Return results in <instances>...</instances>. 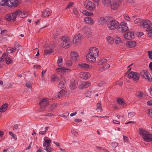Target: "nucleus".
<instances>
[{
	"label": "nucleus",
	"mask_w": 152,
	"mask_h": 152,
	"mask_svg": "<svg viewBox=\"0 0 152 152\" xmlns=\"http://www.w3.org/2000/svg\"><path fill=\"white\" fill-rule=\"evenodd\" d=\"M99 51L95 47H92L90 49L89 53L86 56L87 60L89 61L94 62L96 61V58L99 56Z\"/></svg>",
	"instance_id": "1"
},
{
	"label": "nucleus",
	"mask_w": 152,
	"mask_h": 152,
	"mask_svg": "<svg viewBox=\"0 0 152 152\" xmlns=\"http://www.w3.org/2000/svg\"><path fill=\"white\" fill-rule=\"evenodd\" d=\"M19 4L18 0H0V5L8 7H15Z\"/></svg>",
	"instance_id": "2"
},
{
	"label": "nucleus",
	"mask_w": 152,
	"mask_h": 152,
	"mask_svg": "<svg viewBox=\"0 0 152 152\" xmlns=\"http://www.w3.org/2000/svg\"><path fill=\"white\" fill-rule=\"evenodd\" d=\"M139 134L144 140L149 142L152 140V134L149 133L146 130L140 128L139 130Z\"/></svg>",
	"instance_id": "3"
},
{
	"label": "nucleus",
	"mask_w": 152,
	"mask_h": 152,
	"mask_svg": "<svg viewBox=\"0 0 152 152\" xmlns=\"http://www.w3.org/2000/svg\"><path fill=\"white\" fill-rule=\"evenodd\" d=\"M62 40V46L64 48H67L70 46L71 42L68 37L64 36L61 37Z\"/></svg>",
	"instance_id": "4"
},
{
	"label": "nucleus",
	"mask_w": 152,
	"mask_h": 152,
	"mask_svg": "<svg viewBox=\"0 0 152 152\" xmlns=\"http://www.w3.org/2000/svg\"><path fill=\"white\" fill-rule=\"evenodd\" d=\"M5 60L6 63L8 64H11L12 62V59L8 57V55L6 53H3L1 57L0 58V62H2Z\"/></svg>",
	"instance_id": "5"
},
{
	"label": "nucleus",
	"mask_w": 152,
	"mask_h": 152,
	"mask_svg": "<svg viewBox=\"0 0 152 152\" xmlns=\"http://www.w3.org/2000/svg\"><path fill=\"white\" fill-rule=\"evenodd\" d=\"M118 23L115 20L110 21L108 24V27L111 30L115 29L117 27L118 28Z\"/></svg>",
	"instance_id": "6"
},
{
	"label": "nucleus",
	"mask_w": 152,
	"mask_h": 152,
	"mask_svg": "<svg viewBox=\"0 0 152 152\" xmlns=\"http://www.w3.org/2000/svg\"><path fill=\"white\" fill-rule=\"evenodd\" d=\"M140 74L142 77L144 79L150 81L152 80L151 77L147 71H142L141 72Z\"/></svg>",
	"instance_id": "7"
},
{
	"label": "nucleus",
	"mask_w": 152,
	"mask_h": 152,
	"mask_svg": "<svg viewBox=\"0 0 152 152\" xmlns=\"http://www.w3.org/2000/svg\"><path fill=\"white\" fill-rule=\"evenodd\" d=\"M128 77L132 78L134 80H138L139 79V74L136 72H131L128 75Z\"/></svg>",
	"instance_id": "8"
},
{
	"label": "nucleus",
	"mask_w": 152,
	"mask_h": 152,
	"mask_svg": "<svg viewBox=\"0 0 152 152\" xmlns=\"http://www.w3.org/2000/svg\"><path fill=\"white\" fill-rule=\"evenodd\" d=\"M127 23L126 22H122L120 25H118V28L119 30H121L122 31H126L128 29V27L127 26Z\"/></svg>",
	"instance_id": "9"
},
{
	"label": "nucleus",
	"mask_w": 152,
	"mask_h": 152,
	"mask_svg": "<svg viewBox=\"0 0 152 152\" xmlns=\"http://www.w3.org/2000/svg\"><path fill=\"white\" fill-rule=\"evenodd\" d=\"M17 48H18V50H19L20 49H21V47L20 45L18 44H17L16 45V46L15 48H11L9 47L7 48V51L8 53H13L17 49Z\"/></svg>",
	"instance_id": "10"
},
{
	"label": "nucleus",
	"mask_w": 152,
	"mask_h": 152,
	"mask_svg": "<svg viewBox=\"0 0 152 152\" xmlns=\"http://www.w3.org/2000/svg\"><path fill=\"white\" fill-rule=\"evenodd\" d=\"M17 15V11L7 15L6 18L8 20H14Z\"/></svg>",
	"instance_id": "11"
},
{
	"label": "nucleus",
	"mask_w": 152,
	"mask_h": 152,
	"mask_svg": "<svg viewBox=\"0 0 152 152\" xmlns=\"http://www.w3.org/2000/svg\"><path fill=\"white\" fill-rule=\"evenodd\" d=\"M82 35L80 34L76 35L73 38V43L76 44L80 42L82 40Z\"/></svg>",
	"instance_id": "12"
},
{
	"label": "nucleus",
	"mask_w": 152,
	"mask_h": 152,
	"mask_svg": "<svg viewBox=\"0 0 152 152\" xmlns=\"http://www.w3.org/2000/svg\"><path fill=\"white\" fill-rule=\"evenodd\" d=\"M141 26L145 28L149 27L152 26V23L148 20H142Z\"/></svg>",
	"instance_id": "13"
},
{
	"label": "nucleus",
	"mask_w": 152,
	"mask_h": 152,
	"mask_svg": "<svg viewBox=\"0 0 152 152\" xmlns=\"http://www.w3.org/2000/svg\"><path fill=\"white\" fill-rule=\"evenodd\" d=\"M49 104V102L48 99L46 98L43 99L39 103V105L41 108L42 110H44V107L47 106Z\"/></svg>",
	"instance_id": "14"
},
{
	"label": "nucleus",
	"mask_w": 152,
	"mask_h": 152,
	"mask_svg": "<svg viewBox=\"0 0 152 152\" xmlns=\"http://www.w3.org/2000/svg\"><path fill=\"white\" fill-rule=\"evenodd\" d=\"M84 4L87 8L90 10H93L95 7V4L91 1H86L85 2Z\"/></svg>",
	"instance_id": "15"
},
{
	"label": "nucleus",
	"mask_w": 152,
	"mask_h": 152,
	"mask_svg": "<svg viewBox=\"0 0 152 152\" xmlns=\"http://www.w3.org/2000/svg\"><path fill=\"white\" fill-rule=\"evenodd\" d=\"M107 21V19L106 18L102 17L99 18L97 20L98 23L99 25L104 26Z\"/></svg>",
	"instance_id": "16"
},
{
	"label": "nucleus",
	"mask_w": 152,
	"mask_h": 152,
	"mask_svg": "<svg viewBox=\"0 0 152 152\" xmlns=\"http://www.w3.org/2000/svg\"><path fill=\"white\" fill-rule=\"evenodd\" d=\"M79 76L84 79H86L90 77L89 73L87 72H81L79 74Z\"/></svg>",
	"instance_id": "17"
},
{
	"label": "nucleus",
	"mask_w": 152,
	"mask_h": 152,
	"mask_svg": "<svg viewBox=\"0 0 152 152\" xmlns=\"http://www.w3.org/2000/svg\"><path fill=\"white\" fill-rule=\"evenodd\" d=\"M124 38L127 39H130L134 37L133 33L131 32L125 33L124 34Z\"/></svg>",
	"instance_id": "18"
},
{
	"label": "nucleus",
	"mask_w": 152,
	"mask_h": 152,
	"mask_svg": "<svg viewBox=\"0 0 152 152\" xmlns=\"http://www.w3.org/2000/svg\"><path fill=\"white\" fill-rule=\"evenodd\" d=\"M17 15H19L20 17L24 18L27 16L28 13L26 12L20 10H19L17 11Z\"/></svg>",
	"instance_id": "19"
},
{
	"label": "nucleus",
	"mask_w": 152,
	"mask_h": 152,
	"mask_svg": "<svg viewBox=\"0 0 152 152\" xmlns=\"http://www.w3.org/2000/svg\"><path fill=\"white\" fill-rule=\"evenodd\" d=\"M84 21L86 23L93 25L94 23V20L90 17H86L84 19Z\"/></svg>",
	"instance_id": "20"
},
{
	"label": "nucleus",
	"mask_w": 152,
	"mask_h": 152,
	"mask_svg": "<svg viewBox=\"0 0 152 152\" xmlns=\"http://www.w3.org/2000/svg\"><path fill=\"white\" fill-rule=\"evenodd\" d=\"M117 102L119 105L123 107H125L127 105L126 103L123 99L121 98H118L117 100Z\"/></svg>",
	"instance_id": "21"
},
{
	"label": "nucleus",
	"mask_w": 152,
	"mask_h": 152,
	"mask_svg": "<svg viewBox=\"0 0 152 152\" xmlns=\"http://www.w3.org/2000/svg\"><path fill=\"white\" fill-rule=\"evenodd\" d=\"M77 81L73 79L70 82V87L71 89H75L77 84Z\"/></svg>",
	"instance_id": "22"
},
{
	"label": "nucleus",
	"mask_w": 152,
	"mask_h": 152,
	"mask_svg": "<svg viewBox=\"0 0 152 152\" xmlns=\"http://www.w3.org/2000/svg\"><path fill=\"white\" fill-rule=\"evenodd\" d=\"M71 56L72 60H75L78 59L79 55L76 52H73L71 54Z\"/></svg>",
	"instance_id": "23"
},
{
	"label": "nucleus",
	"mask_w": 152,
	"mask_h": 152,
	"mask_svg": "<svg viewBox=\"0 0 152 152\" xmlns=\"http://www.w3.org/2000/svg\"><path fill=\"white\" fill-rule=\"evenodd\" d=\"M126 45L129 48L135 47L136 45V42L134 41H130L126 43Z\"/></svg>",
	"instance_id": "24"
},
{
	"label": "nucleus",
	"mask_w": 152,
	"mask_h": 152,
	"mask_svg": "<svg viewBox=\"0 0 152 152\" xmlns=\"http://www.w3.org/2000/svg\"><path fill=\"white\" fill-rule=\"evenodd\" d=\"M71 69H68L64 67H62L60 68H58L57 69V72H67L68 71H70Z\"/></svg>",
	"instance_id": "25"
},
{
	"label": "nucleus",
	"mask_w": 152,
	"mask_h": 152,
	"mask_svg": "<svg viewBox=\"0 0 152 152\" xmlns=\"http://www.w3.org/2000/svg\"><path fill=\"white\" fill-rule=\"evenodd\" d=\"M51 13V10L49 9H47L44 11L42 14V15L44 17L49 16Z\"/></svg>",
	"instance_id": "26"
},
{
	"label": "nucleus",
	"mask_w": 152,
	"mask_h": 152,
	"mask_svg": "<svg viewBox=\"0 0 152 152\" xmlns=\"http://www.w3.org/2000/svg\"><path fill=\"white\" fill-rule=\"evenodd\" d=\"M8 104H5L3 105L0 108V112L2 113L5 111L7 109Z\"/></svg>",
	"instance_id": "27"
},
{
	"label": "nucleus",
	"mask_w": 152,
	"mask_h": 152,
	"mask_svg": "<svg viewBox=\"0 0 152 152\" xmlns=\"http://www.w3.org/2000/svg\"><path fill=\"white\" fill-rule=\"evenodd\" d=\"M80 12L82 13L86 16H92L93 13L92 12H89L88 11L85 10H81Z\"/></svg>",
	"instance_id": "28"
},
{
	"label": "nucleus",
	"mask_w": 152,
	"mask_h": 152,
	"mask_svg": "<svg viewBox=\"0 0 152 152\" xmlns=\"http://www.w3.org/2000/svg\"><path fill=\"white\" fill-rule=\"evenodd\" d=\"M65 91L64 90H61L56 96V97L57 98H60L62 97L65 94Z\"/></svg>",
	"instance_id": "29"
},
{
	"label": "nucleus",
	"mask_w": 152,
	"mask_h": 152,
	"mask_svg": "<svg viewBox=\"0 0 152 152\" xmlns=\"http://www.w3.org/2000/svg\"><path fill=\"white\" fill-rule=\"evenodd\" d=\"M112 0H102V3L104 6H107L110 4Z\"/></svg>",
	"instance_id": "30"
},
{
	"label": "nucleus",
	"mask_w": 152,
	"mask_h": 152,
	"mask_svg": "<svg viewBox=\"0 0 152 152\" xmlns=\"http://www.w3.org/2000/svg\"><path fill=\"white\" fill-rule=\"evenodd\" d=\"M63 64V59L61 57H58V59L57 61V64L59 67H61Z\"/></svg>",
	"instance_id": "31"
},
{
	"label": "nucleus",
	"mask_w": 152,
	"mask_h": 152,
	"mask_svg": "<svg viewBox=\"0 0 152 152\" xmlns=\"http://www.w3.org/2000/svg\"><path fill=\"white\" fill-rule=\"evenodd\" d=\"M91 83L88 81H86L83 83L82 84V88H86L90 85Z\"/></svg>",
	"instance_id": "32"
},
{
	"label": "nucleus",
	"mask_w": 152,
	"mask_h": 152,
	"mask_svg": "<svg viewBox=\"0 0 152 152\" xmlns=\"http://www.w3.org/2000/svg\"><path fill=\"white\" fill-rule=\"evenodd\" d=\"M78 66L79 67H80L81 68H87L89 66L88 64H86L85 63H81L78 64Z\"/></svg>",
	"instance_id": "33"
},
{
	"label": "nucleus",
	"mask_w": 152,
	"mask_h": 152,
	"mask_svg": "<svg viewBox=\"0 0 152 152\" xmlns=\"http://www.w3.org/2000/svg\"><path fill=\"white\" fill-rule=\"evenodd\" d=\"M83 31L87 33H88L91 31L90 29L87 26H84L82 28Z\"/></svg>",
	"instance_id": "34"
},
{
	"label": "nucleus",
	"mask_w": 152,
	"mask_h": 152,
	"mask_svg": "<svg viewBox=\"0 0 152 152\" xmlns=\"http://www.w3.org/2000/svg\"><path fill=\"white\" fill-rule=\"evenodd\" d=\"M146 31L148 32V37H152V27L147 28L146 29Z\"/></svg>",
	"instance_id": "35"
},
{
	"label": "nucleus",
	"mask_w": 152,
	"mask_h": 152,
	"mask_svg": "<svg viewBox=\"0 0 152 152\" xmlns=\"http://www.w3.org/2000/svg\"><path fill=\"white\" fill-rule=\"evenodd\" d=\"M51 80L53 81H56L59 80V78L57 75H53L51 77Z\"/></svg>",
	"instance_id": "36"
},
{
	"label": "nucleus",
	"mask_w": 152,
	"mask_h": 152,
	"mask_svg": "<svg viewBox=\"0 0 152 152\" xmlns=\"http://www.w3.org/2000/svg\"><path fill=\"white\" fill-rule=\"evenodd\" d=\"M51 141V140L50 139L46 140L45 141V142L43 143L44 146L50 145Z\"/></svg>",
	"instance_id": "37"
},
{
	"label": "nucleus",
	"mask_w": 152,
	"mask_h": 152,
	"mask_svg": "<svg viewBox=\"0 0 152 152\" xmlns=\"http://www.w3.org/2000/svg\"><path fill=\"white\" fill-rule=\"evenodd\" d=\"M107 40L109 43H112L113 42L114 40L113 37L108 36L107 37Z\"/></svg>",
	"instance_id": "38"
},
{
	"label": "nucleus",
	"mask_w": 152,
	"mask_h": 152,
	"mask_svg": "<svg viewBox=\"0 0 152 152\" xmlns=\"http://www.w3.org/2000/svg\"><path fill=\"white\" fill-rule=\"evenodd\" d=\"M49 127H45V131H41L39 132V134H41L42 135H45V134H46V132L47 131H48V129Z\"/></svg>",
	"instance_id": "39"
},
{
	"label": "nucleus",
	"mask_w": 152,
	"mask_h": 152,
	"mask_svg": "<svg viewBox=\"0 0 152 152\" xmlns=\"http://www.w3.org/2000/svg\"><path fill=\"white\" fill-rule=\"evenodd\" d=\"M52 52V50L51 49H50L48 50H46L44 51V54L45 55H49L50 53Z\"/></svg>",
	"instance_id": "40"
},
{
	"label": "nucleus",
	"mask_w": 152,
	"mask_h": 152,
	"mask_svg": "<svg viewBox=\"0 0 152 152\" xmlns=\"http://www.w3.org/2000/svg\"><path fill=\"white\" fill-rule=\"evenodd\" d=\"M107 61H108L107 59H102L99 62V65H102L103 64H104Z\"/></svg>",
	"instance_id": "41"
},
{
	"label": "nucleus",
	"mask_w": 152,
	"mask_h": 152,
	"mask_svg": "<svg viewBox=\"0 0 152 152\" xmlns=\"http://www.w3.org/2000/svg\"><path fill=\"white\" fill-rule=\"evenodd\" d=\"M136 95L139 98L143 97H144L145 95V94H143V93L140 91L137 92Z\"/></svg>",
	"instance_id": "42"
},
{
	"label": "nucleus",
	"mask_w": 152,
	"mask_h": 152,
	"mask_svg": "<svg viewBox=\"0 0 152 152\" xmlns=\"http://www.w3.org/2000/svg\"><path fill=\"white\" fill-rule=\"evenodd\" d=\"M62 82L63 83L61 82H60L58 85V87L60 88H63L64 86V84L65 82V80H64V81H62Z\"/></svg>",
	"instance_id": "43"
},
{
	"label": "nucleus",
	"mask_w": 152,
	"mask_h": 152,
	"mask_svg": "<svg viewBox=\"0 0 152 152\" xmlns=\"http://www.w3.org/2000/svg\"><path fill=\"white\" fill-rule=\"evenodd\" d=\"M115 39L116 43H119L121 42V38L118 36L116 37Z\"/></svg>",
	"instance_id": "44"
},
{
	"label": "nucleus",
	"mask_w": 152,
	"mask_h": 152,
	"mask_svg": "<svg viewBox=\"0 0 152 152\" xmlns=\"http://www.w3.org/2000/svg\"><path fill=\"white\" fill-rule=\"evenodd\" d=\"M142 20L140 18H138L136 20H134V22L135 23H140V25L141 26V22H142Z\"/></svg>",
	"instance_id": "45"
},
{
	"label": "nucleus",
	"mask_w": 152,
	"mask_h": 152,
	"mask_svg": "<svg viewBox=\"0 0 152 152\" xmlns=\"http://www.w3.org/2000/svg\"><path fill=\"white\" fill-rule=\"evenodd\" d=\"M57 107V104H54L52 105L50 108V111L52 110H53L55 109Z\"/></svg>",
	"instance_id": "46"
},
{
	"label": "nucleus",
	"mask_w": 152,
	"mask_h": 152,
	"mask_svg": "<svg viewBox=\"0 0 152 152\" xmlns=\"http://www.w3.org/2000/svg\"><path fill=\"white\" fill-rule=\"evenodd\" d=\"M147 52L149 58L152 60V50L148 51Z\"/></svg>",
	"instance_id": "47"
},
{
	"label": "nucleus",
	"mask_w": 152,
	"mask_h": 152,
	"mask_svg": "<svg viewBox=\"0 0 152 152\" xmlns=\"http://www.w3.org/2000/svg\"><path fill=\"white\" fill-rule=\"evenodd\" d=\"M9 134L15 140H16L17 139V137L16 135L14 134L12 132H9Z\"/></svg>",
	"instance_id": "48"
},
{
	"label": "nucleus",
	"mask_w": 152,
	"mask_h": 152,
	"mask_svg": "<svg viewBox=\"0 0 152 152\" xmlns=\"http://www.w3.org/2000/svg\"><path fill=\"white\" fill-rule=\"evenodd\" d=\"M134 112H132L128 113V118H130L134 116Z\"/></svg>",
	"instance_id": "49"
},
{
	"label": "nucleus",
	"mask_w": 152,
	"mask_h": 152,
	"mask_svg": "<svg viewBox=\"0 0 152 152\" xmlns=\"http://www.w3.org/2000/svg\"><path fill=\"white\" fill-rule=\"evenodd\" d=\"M147 112L148 115L152 118V109L148 110Z\"/></svg>",
	"instance_id": "50"
},
{
	"label": "nucleus",
	"mask_w": 152,
	"mask_h": 152,
	"mask_svg": "<svg viewBox=\"0 0 152 152\" xmlns=\"http://www.w3.org/2000/svg\"><path fill=\"white\" fill-rule=\"evenodd\" d=\"M113 148H116L118 145V143L116 142H113L111 144Z\"/></svg>",
	"instance_id": "51"
},
{
	"label": "nucleus",
	"mask_w": 152,
	"mask_h": 152,
	"mask_svg": "<svg viewBox=\"0 0 152 152\" xmlns=\"http://www.w3.org/2000/svg\"><path fill=\"white\" fill-rule=\"evenodd\" d=\"M18 128V125L16 124L13 126V130L15 132H17V129Z\"/></svg>",
	"instance_id": "52"
},
{
	"label": "nucleus",
	"mask_w": 152,
	"mask_h": 152,
	"mask_svg": "<svg viewBox=\"0 0 152 152\" xmlns=\"http://www.w3.org/2000/svg\"><path fill=\"white\" fill-rule=\"evenodd\" d=\"M73 4V2H70L66 6V9H68V8H71L72 6V5Z\"/></svg>",
	"instance_id": "53"
},
{
	"label": "nucleus",
	"mask_w": 152,
	"mask_h": 152,
	"mask_svg": "<svg viewBox=\"0 0 152 152\" xmlns=\"http://www.w3.org/2000/svg\"><path fill=\"white\" fill-rule=\"evenodd\" d=\"M91 94V91H88L85 93V96L86 97H90Z\"/></svg>",
	"instance_id": "54"
},
{
	"label": "nucleus",
	"mask_w": 152,
	"mask_h": 152,
	"mask_svg": "<svg viewBox=\"0 0 152 152\" xmlns=\"http://www.w3.org/2000/svg\"><path fill=\"white\" fill-rule=\"evenodd\" d=\"M73 11L74 14L77 15H79V13L78 12L77 9L74 8L73 10Z\"/></svg>",
	"instance_id": "55"
},
{
	"label": "nucleus",
	"mask_w": 152,
	"mask_h": 152,
	"mask_svg": "<svg viewBox=\"0 0 152 152\" xmlns=\"http://www.w3.org/2000/svg\"><path fill=\"white\" fill-rule=\"evenodd\" d=\"M26 86L27 87L29 88H31V83L30 82H27V83H26Z\"/></svg>",
	"instance_id": "56"
},
{
	"label": "nucleus",
	"mask_w": 152,
	"mask_h": 152,
	"mask_svg": "<svg viewBox=\"0 0 152 152\" xmlns=\"http://www.w3.org/2000/svg\"><path fill=\"white\" fill-rule=\"evenodd\" d=\"M72 63L69 61H67L66 64V66L68 67H70L72 65Z\"/></svg>",
	"instance_id": "57"
},
{
	"label": "nucleus",
	"mask_w": 152,
	"mask_h": 152,
	"mask_svg": "<svg viewBox=\"0 0 152 152\" xmlns=\"http://www.w3.org/2000/svg\"><path fill=\"white\" fill-rule=\"evenodd\" d=\"M72 134L75 135H77L78 134L77 132L75 129H72L71 131Z\"/></svg>",
	"instance_id": "58"
},
{
	"label": "nucleus",
	"mask_w": 152,
	"mask_h": 152,
	"mask_svg": "<svg viewBox=\"0 0 152 152\" xmlns=\"http://www.w3.org/2000/svg\"><path fill=\"white\" fill-rule=\"evenodd\" d=\"M110 67V65L109 64H107L105 65V66H103L101 68V69H104L108 68Z\"/></svg>",
	"instance_id": "59"
},
{
	"label": "nucleus",
	"mask_w": 152,
	"mask_h": 152,
	"mask_svg": "<svg viewBox=\"0 0 152 152\" xmlns=\"http://www.w3.org/2000/svg\"><path fill=\"white\" fill-rule=\"evenodd\" d=\"M124 18L125 20L128 21H129L130 19V18L127 15H124Z\"/></svg>",
	"instance_id": "60"
},
{
	"label": "nucleus",
	"mask_w": 152,
	"mask_h": 152,
	"mask_svg": "<svg viewBox=\"0 0 152 152\" xmlns=\"http://www.w3.org/2000/svg\"><path fill=\"white\" fill-rule=\"evenodd\" d=\"M46 151L48 152H50L51 151V148L50 145L46 146Z\"/></svg>",
	"instance_id": "61"
},
{
	"label": "nucleus",
	"mask_w": 152,
	"mask_h": 152,
	"mask_svg": "<svg viewBox=\"0 0 152 152\" xmlns=\"http://www.w3.org/2000/svg\"><path fill=\"white\" fill-rule=\"evenodd\" d=\"M7 152H14V150L11 148H9L7 149Z\"/></svg>",
	"instance_id": "62"
},
{
	"label": "nucleus",
	"mask_w": 152,
	"mask_h": 152,
	"mask_svg": "<svg viewBox=\"0 0 152 152\" xmlns=\"http://www.w3.org/2000/svg\"><path fill=\"white\" fill-rule=\"evenodd\" d=\"M147 104L148 105L152 106V101H148L147 102Z\"/></svg>",
	"instance_id": "63"
},
{
	"label": "nucleus",
	"mask_w": 152,
	"mask_h": 152,
	"mask_svg": "<svg viewBox=\"0 0 152 152\" xmlns=\"http://www.w3.org/2000/svg\"><path fill=\"white\" fill-rule=\"evenodd\" d=\"M117 84L119 85H121L123 84V82L121 80H120L117 82Z\"/></svg>",
	"instance_id": "64"
}]
</instances>
